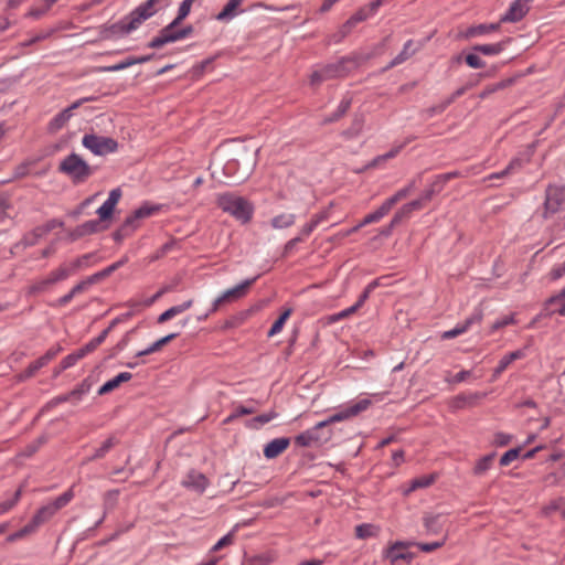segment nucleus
I'll use <instances>...</instances> for the list:
<instances>
[{
  "mask_svg": "<svg viewBox=\"0 0 565 565\" xmlns=\"http://www.w3.org/2000/svg\"><path fill=\"white\" fill-rule=\"evenodd\" d=\"M58 171L67 174L74 183H82L94 173V168L73 152L61 161Z\"/></svg>",
  "mask_w": 565,
  "mask_h": 565,
  "instance_id": "obj_5",
  "label": "nucleus"
},
{
  "mask_svg": "<svg viewBox=\"0 0 565 565\" xmlns=\"http://www.w3.org/2000/svg\"><path fill=\"white\" fill-rule=\"evenodd\" d=\"M178 30L179 29L172 28L171 24L166 25L164 28H162L160 30L159 35L153 38L147 44V46L150 47V49H160V47H162L163 45H166L168 43L177 42V40L167 39V38L170 36V35H174Z\"/></svg>",
  "mask_w": 565,
  "mask_h": 565,
  "instance_id": "obj_20",
  "label": "nucleus"
},
{
  "mask_svg": "<svg viewBox=\"0 0 565 565\" xmlns=\"http://www.w3.org/2000/svg\"><path fill=\"white\" fill-rule=\"evenodd\" d=\"M256 409L257 408L254 406L238 405L235 407L234 412L223 420V425H227L241 416L252 415L256 412Z\"/></svg>",
  "mask_w": 565,
  "mask_h": 565,
  "instance_id": "obj_37",
  "label": "nucleus"
},
{
  "mask_svg": "<svg viewBox=\"0 0 565 565\" xmlns=\"http://www.w3.org/2000/svg\"><path fill=\"white\" fill-rule=\"evenodd\" d=\"M435 481L434 476H423L420 478H416L412 481L409 491L429 487Z\"/></svg>",
  "mask_w": 565,
  "mask_h": 565,
  "instance_id": "obj_52",
  "label": "nucleus"
},
{
  "mask_svg": "<svg viewBox=\"0 0 565 565\" xmlns=\"http://www.w3.org/2000/svg\"><path fill=\"white\" fill-rule=\"evenodd\" d=\"M461 177V173L459 171H451L444 174H438L436 177L437 179V185H445L449 180Z\"/></svg>",
  "mask_w": 565,
  "mask_h": 565,
  "instance_id": "obj_63",
  "label": "nucleus"
},
{
  "mask_svg": "<svg viewBox=\"0 0 565 565\" xmlns=\"http://www.w3.org/2000/svg\"><path fill=\"white\" fill-rule=\"evenodd\" d=\"M51 285H53V284L49 282V276H47L46 278H43V279L36 281L34 285H32L30 287V292H32V294L43 292Z\"/></svg>",
  "mask_w": 565,
  "mask_h": 565,
  "instance_id": "obj_59",
  "label": "nucleus"
},
{
  "mask_svg": "<svg viewBox=\"0 0 565 565\" xmlns=\"http://www.w3.org/2000/svg\"><path fill=\"white\" fill-rule=\"evenodd\" d=\"M511 42V39L508 38L503 41L493 44H477L471 47V50L476 53H480L483 55H497L504 51L508 43Z\"/></svg>",
  "mask_w": 565,
  "mask_h": 565,
  "instance_id": "obj_22",
  "label": "nucleus"
},
{
  "mask_svg": "<svg viewBox=\"0 0 565 565\" xmlns=\"http://www.w3.org/2000/svg\"><path fill=\"white\" fill-rule=\"evenodd\" d=\"M57 0H43V4L41 8H32L26 13V17L33 18V19H40L43 17L50 8L56 2Z\"/></svg>",
  "mask_w": 565,
  "mask_h": 565,
  "instance_id": "obj_43",
  "label": "nucleus"
},
{
  "mask_svg": "<svg viewBox=\"0 0 565 565\" xmlns=\"http://www.w3.org/2000/svg\"><path fill=\"white\" fill-rule=\"evenodd\" d=\"M416 186V180H413L407 186L398 190L393 196L388 198L384 201L387 207L391 210L398 201L406 198L411 191H413Z\"/></svg>",
  "mask_w": 565,
  "mask_h": 565,
  "instance_id": "obj_36",
  "label": "nucleus"
},
{
  "mask_svg": "<svg viewBox=\"0 0 565 565\" xmlns=\"http://www.w3.org/2000/svg\"><path fill=\"white\" fill-rule=\"evenodd\" d=\"M511 364V361L509 360V358L507 355H504L500 361H499V364L497 365V367L493 370V374H492V381L497 380L501 373H503L508 366Z\"/></svg>",
  "mask_w": 565,
  "mask_h": 565,
  "instance_id": "obj_56",
  "label": "nucleus"
},
{
  "mask_svg": "<svg viewBox=\"0 0 565 565\" xmlns=\"http://www.w3.org/2000/svg\"><path fill=\"white\" fill-rule=\"evenodd\" d=\"M409 215L408 213L405 211V209L402 206L393 216V218L391 220L390 224H391V227H396L398 226L404 220L408 218Z\"/></svg>",
  "mask_w": 565,
  "mask_h": 565,
  "instance_id": "obj_58",
  "label": "nucleus"
},
{
  "mask_svg": "<svg viewBox=\"0 0 565 565\" xmlns=\"http://www.w3.org/2000/svg\"><path fill=\"white\" fill-rule=\"evenodd\" d=\"M119 493L120 492L117 489L109 490V491L105 492V494L103 497L104 516L97 522V525H99L103 522L105 514L108 511H111L113 509H115V507L118 503Z\"/></svg>",
  "mask_w": 565,
  "mask_h": 565,
  "instance_id": "obj_31",
  "label": "nucleus"
},
{
  "mask_svg": "<svg viewBox=\"0 0 565 565\" xmlns=\"http://www.w3.org/2000/svg\"><path fill=\"white\" fill-rule=\"evenodd\" d=\"M349 61L347 57H342L337 63L328 64L322 67L323 73L326 74L328 79L335 77H343L348 74L345 68V63Z\"/></svg>",
  "mask_w": 565,
  "mask_h": 565,
  "instance_id": "obj_24",
  "label": "nucleus"
},
{
  "mask_svg": "<svg viewBox=\"0 0 565 565\" xmlns=\"http://www.w3.org/2000/svg\"><path fill=\"white\" fill-rule=\"evenodd\" d=\"M160 210L159 205H151L149 203L142 204L140 207L134 211L131 215L128 217L134 222V224H138V221L145 217H148Z\"/></svg>",
  "mask_w": 565,
  "mask_h": 565,
  "instance_id": "obj_29",
  "label": "nucleus"
},
{
  "mask_svg": "<svg viewBox=\"0 0 565 565\" xmlns=\"http://www.w3.org/2000/svg\"><path fill=\"white\" fill-rule=\"evenodd\" d=\"M138 226L139 224H134V222L127 216L121 226L114 232L113 238L117 243H120L122 239L130 236Z\"/></svg>",
  "mask_w": 565,
  "mask_h": 565,
  "instance_id": "obj_26",
  "label": "nucleus"
},
{
  "mask_svg": "<svg viewBox=\"0 0 565 565\" xmlns=\"http://www.w3.org/2000/svg\"><path fill=\"white\" fill-rule=\"evenodd\" d=\"M409 545L412 544L399 541L395 542L385 551V558L388 559L393 565L401 561L405 562L406 564L411 563L414 558V554L406 551L407 546Z\"/></svg>",
  "mask_w": 565,
  "mask_h": 565,
  "instance_id": "obj_11",
  "label": "nucleus"
},
{
  "mask_svg": "<svg viewBox=\"0 0 565 565\" xmlns=\"http://www.w3.org/2000/svg\"><path fill=\"white\" fill-rule=\"evenodd\" d=\"M500 24H501V22L472 25L466 30L465 38L469 39V38H473L477 35H482V34L498 31L500 29Z\"/></svg>",
  "mask_w": 565,
  "mask_h": 565,
  "instance_id": "obj_25",
  "label": "nucleus"
},
{
  "mask_svg": "<svg viewBox=\"0 0 565 565\" xmlns=\"http://www.w3.org/2000/svg\"><path fill=\"white\" fill-rule=\"evenodd\" d=\"M363 117L362 116H355L353 121H352V126L350 127V129L348 130V134L350 136H356L360 134L362 127H363Z\"/></svg>",
  "mask_w": 565,
  "mask_h": 565,
  "instance_id": "obj_61",
  "label": "nucleus"
},
{
  "mask_svg": "<svg viewBox=\"0 0 565 565\" xmlns=\"http://www.w3.org/2000/svg\"><path fill=\"white\" fill-rule=\"evenodd\" d=\"M465 61L471 68H482L486 66L484 61H482L476 52L467 54Z\"/></svg>",
  "mask_w": 565,
  "mask_h": 565,
  "instance_id": "obj_54",
  "label": "nucleus"
},
{
  "mask_svg": "<svg viewBox=\"0 0 565 565\" xmlns=\"http://www.w3.org/2000/svg\"><path fill=\"white\" fill-rule=\"evenodd\" d=\"M182 486L189 489L196 490L199 492H203L207 487V479L203 473L192 470L186 475L185 479L182 481Z\"/></svg>",
  "mask_w": 565,
  "mask_h": 565,
  "instance_id": "obj_18",
  "label": "nucleus"
},
{
  "mask_svg": "<svg viewBox=\"0 0 565 565\" xmlns=\"http://www.w3.org/2000/svg\"><path fill=\"white\" fill-rule=\"evenodd\" d=\"M426 203L423 201L422 198L417 199V200H413L406 204L403 205V207L405 209V211L408 213V215L411 216L412 212L413 211H416V210H420L424 207Z\"/></svg>",
  "mask_w": 565,
  "mask_h": 565,
  "instance_id": "obj_62",
  "label": "nucleus"
},
{
  "mask_svg": "<svg viewBox=\"0 0 565 565\" xmlns=\"http://www.w3.org/2000/svg\"><path fill=\"white\" fill-rule=\"evenodd\" d=\"M386 277H380L371 281L366 288L363 290V292L360 295L358 301L355 302L359 307H362V305L366 301V299L370 297V294L379 286L382 285V280Z\"/></svg>",
  "mask_w": 565,
  "mask_h": 565,
  "instance_id": "obj_41",
  "label": "nucleus"
},
{
  "mask_svg": "<svg viewBox=\"0 0 565 565\" xmlns=\"http://www.w3.org/2000/svg\"><path fill=\"white\" fill-rule=\"evenodd\" d=\"M119 444V439L115 436H109L102 445L95 449L94 454L87 457L83 463L99 460L106 457V455Z\"/></svg>",
  "mask_w": 565,
  "mask_h": 565,
  "instance_id": "obj_19",
  "label": "nucleus"
},
{
  "mask_svg": "<svg viewBox=\"0 0 565 565\" xmlns=\"http://www.w3.org/2000/svg\"><path fill=\"white\" fill-rule=\"evenodd\" d=\"M444 189L443 185H437V179L433 181L430 186L423 192L420 198L425 203L429 202L436 193H439Z\"/></svg>",
  "mask_w": 565,
  "mask_h": 565,
  "instance_id": "obj_53",
  "label": "nucleus"
},
{
  "mask_svg": "<svg viewBox=\"0 0 565 565\" xmlns=\"http://www.w3.org/2000/svg\"><path fill=\"white\" fill-rule=\"evenodd\" d=\"M233 542H234V534H233V532H230L214 544V546L211 548V552H217V551L222 550L223 547L233 544Z\"/></svg>",
  "mask_w": 565,
  "mask_h": 565,
  "instance_id": "obj_55",
  "label": "nucleus"
},
{
  "mask_svg": "<svg viewBox=\"0 0 565 565\" xmlns=\"http://www.w3.org/2000/svg\"><path fill=\"white\" fill-rule=\"evenodd\" d=\"M391 210L387 207V205L383 202L382 205L374 211L373 213L367 214L361 223H359V226H364L374 222H379L382 217H384Z\"/></svg>",
  "mask_w": 565,
  "mask_h": 565,
  "instance_id": "obj_38",
  "label": "nucleus"
},
{
  "mask_svg": "<svg viewBox=\"0 0 565 565\" xmlns=\"http://www.w3.org/2000/svg\"><path fill=\"white\" fill-rule=\"evenodd\" d=\"M82 145L96 156H106L118 149V142L111 137L86 134L82 139Z\"/></svg>",
  "mask_w": 565,
  "mask_h": 565,
  "instance_id": "obj_8",
  "label": "nucleus"
},
{
  "mask_svg": "<svg viewBox=\"0 0 565 565\" xmlns=\"http://www.w3.org/2000/svg\"><path fill=\"white\" fill-rule=\"evenodd\" d=\"M532 0H515L511 3L509 10L500 19V22H518L529 12V4Z\"/></svg>",
  "mask_w": 565,
  "mask_h": 565,
  "instance_id": "obj_13",
  "label": "nucleus"
},
{
  "mask_svg": "<svg viewBox=\"0 0 565 565\" xmlns=\"http://www.w3.org/2000/svg\"><path fill=\"white\" fill-rule=\"evenodd\" d=\"M520 452H521V447L509 449L500 458V465L509 466L513 460L519 458Z\"/></svg>",
  "mask_w": 565,
  "mask_h": 565,
  "instance_id": "obj_51",
  "label": "nucleus"
},
{
  "mask_svg": "<svg viewBox=\"0 0 565 565\" xmlns=\"http://www.w3.org/2000/svg\"><path fill=\"white\" fill-rule=\"evenodd\" d=\"M45 235H47V234H46V232H44V228L42 227V225L36 226L24 237L25 245H29V246L35 245L38 243V241L40 238L44 237Z\"/></svg>",
  "mask_w": 565,
  "mask_h": 565,
  "instance_id": "obj_47",
  "label": "nucleus"
},
{
  "mask_svg": "<svg viewBox=\"0 0 565 565\" xmlns=\"http://www.w3.org/2000/svg\"><path fill=\"white\" fill-rule=\"evenodd\" d=\"M564 201H565V188L548 184L545 190L543 217L547 218L550 215L558 212L559 207Z\"/></svg>",
  "mask_w": 565,
  "mask_h": 565,
  "instance_id": "obj_9",
  "label": "nucleus"
},
{
  "mask_svg": "<svg viewBox=\"0 0 565 565\" xmlns=\"http://www.w3.org/2000/svg\"><path fill=\"white\" fill-rule=\"evenodd\" d=\"M562 300H565V287L563 289H561L559 292L551 296L550 298H547L545 300L543 310L547 311L552 305H554L558 301H562Z\"/></svg>",
  "mask_w": 565,
  "mask_h": 565,
  "instance_id": "obj_57",
  "label": "nucleus"
},
{
  "mask_svg": "<svg viewBox=\"0 0 565 565\" xmlns=\"http://www.w3.org/2000/svg\"><path fill=\"white\" fill-rule=\"evenodd\" d=\"M168 1L169 0H147L120 21L100 26V38L108 40L129 34L137 30L143 21L154 15L159 9L168 7Z\"/></svg>",
  "mask_w": 565,
  "mask_h": 565,
  "instance_id": "obj_2",
  "label": "nucleus"
},
{
  "mask_svg": "<svg viewBox=\"0 0 565 565\" xmlns=\"http://www.w3.org/2000/svg\"><path fill=\"white\" fill-rule=\"evenodd\" d=\"M90 388L92 382L89 377H87L83 380V382L79 385H77L74 390L70 392V396H72V398L75 401H79L83 397V395L90 391Z\"/></svg>",
  "mask_w": 565,
  "mask_h": 565,
  "instance_id": "obj_40",
  "label": "nucleus"
},
{
  "mask_svg": "<svg viewBox=\"0 0 565 565\" xmlns=\"http://www.w3.org/2000/svg\"><path fill=\"white\" fill-rule=\"evenodd\" d=\"M278 417V413L275 411H269L268 413L257 415L246 422V427L250 429H258L265 424Z\"/></svg>",
  "mask_w": 565,
  "mask_h": 565,
  "instance_id": "obj_27",
  "label": "nucleus"
},
{
  "mask_svg": "<svg viewBox=\"0 0 565 565\" xmlns=\"http://www.w3.org/2000/svg\"><path fill=\"white\" fill-rule=\"evenodd\" d=\"M121 190L116 188L110 191L108 199L104 202V204L96 211L100 217V221L109 220L113 216L115 206L119 202L121 198Z\"/></svg>",
  "mask_w": 565,
  "mask_h": 565,
  "instance_id": "obj_15",
  "label": "nucleus"
},
{
  "mask_svg": "<svg viewBox=\"0 0 565 565\" xmlns=\"http://www.w3.org/2000/svg\"><path fill=\"white\" fill-rule=\"evenodd\" d=\"M131 377H132V374L129 373V372H121V373H119L117 376H115L114 379L107 381L104 385H102L99 387L98 395H105V394H108V393L113 392L114 390L119 387V385L121 383L130 381Z\"/></svg>",
  "mask_w": 565,
  "mask_h": 565,
  "instance_id": "obj_23",
  "label": "nucleus"
},
{
  "mask_svg": "<svg viewBox=\"0 0 565 565\" xmlns=\"http://www.w3.org/2000/svg\"><path fill=\"white\" fill-rule=\"evenodd\" d=\"M244 0H228L223 10L216 15L218 21H230L236 14L237 8L243 3Z\"/></svg>",
  "mask_w": 565,
  "mask_h": 565,
  "instance_id": "obj_30",
  "label": "nucleus"
},
{
  "mask_svg": "<svg viewBox=\"0 0 565 565\" xmlns=\"http://www.w3.org/2000/svg\"><path fill=\"white\" fill-rule=\"evenodd\" d=\"M74 498L73 489H68L58 495L53 502L41 507L32 516L31 522L38 529L40 525L49 522L58 510L67 505Z\"/></svg>",
  "mask_w": 565,
  "mask_h": 565,
  "instance_id": "obj_7",
  "label": "nucleus"
},
{
  "mask_svg": "<svg viewBox=\"0 0 565 565\" xmlns=\"http://www.w3.org/2000/svg\"><path fill=\"white\" fill-rule=\"evenodd\" d=\"M292 312L291 308H287L279 317L278 319L273 323L271 328L268 331V337H273L281 331L285 322L290 317Z\"/></svg>",
  "mask_w": 565,
  "mask_h": 565,
  "instance_id": "obj_39",
  "label": "nucleus"
},
{
  "mask_svg": "<svg viewBox=\"0 0 565 565\" xmlns=\"http://www.w3.org/2000/svg\"><path fill=\"white\" fill-rule=\"evenodd\" d=\"M412 45H413V41L408 40L404 44L403 51L390 63V65L387 67H393L397 64H401L404 61H406L409 56H412V54L414 53V51H409Z\"/></svg>",
  "mask_w": 565,
  "mask_h": 565,
  "instance_id": "obj_46",
  "label": "nucleus"
},
{
  "mask_svg": "<svg viewBox=\"0 0 565 565\" xmlns=\"http://www.w3.org/2000/svg\"><path fill=\"white\" fill-rule=\"evenodd\" d=\"M447 540V534H444L439 541L431 543H411L412 545H416L422 552L430 553L435 550L440 548Z\"/></svg>",
  "mask_w": 565,
  "mask_h": 565,
  "instance_id": "obj_45",
  "label": "nucleus"
},
{
  "mask_svg": "<svg viewBox=\"0 0 565 565\" xmlns=\"http://www.w3.org/2000/svg\"><path fill=\"white\" fill-rule=\"evenodd\" d=\"M217 206L242 223L249 222L254 211L253 205L246 199L232 193L220 194Z\"/></svg>",
  "mask_w": 565,
  "mask_h": 565,
  "instance_id": "obj_4",
  "label": "nucleus"
},
{
  "mask_svg": "<svg viewBox=\"0 0 565 565\" xmlns=\"http://www.w3.org/2000/svg\"><path fill=\"white\" fill-rule=\"evenodd\" d=\"M194 29L192 25H186L182 29H179L174 35H170L168 36L167 39H172V40H182V39H185L188 38L189 35H191L193 33Z\"/></svg>",
  "mask_w": 565,
  "mask_h": 565,
  "instance_id": "obj_60",
  "label": "nucleus"
},
{
  "mask_svg": "<svg viewBox=\"0 0 565 565\" xmlns=\"http://www.w3.org/2000/svg\"><path fill=\"white\" fill-rule=\"evenodd\" d=\"M22 495V488L20 487L13 494V498L3 502H0V515L11 510L20 500Z\"/></svg>",
  "mask_w": 565,
  "mask_h": 565,
  "instance_id": "obj_50",
  "label": "nucleus"
},
{
  "mask_svg": "<svg viewBox=\"0 0 565 565\" xmlns=\"http://www.w3.org/2000/svg\"><path fill=\"white\" fill-rule=\"evenodd\" d=\"M258 276L248 278L243 280L241 284L236 285L233 288L225 290L221 296H218L212 303L211 309L203 316H200L198 320L206 319L211 313H214L218 310V308L226 302L236 301L243 297H245L250 288V286L257 280Z\"/></svg>",
  "mask_w": 565,
  "mask_h": 565,
  "instance_id": "obj_6",
  "label": "nucleus"
},
{
  "mask_svg": "<svg viewBox=\"0 0 565 565\" xmlns=\"http://www.w3.org/2000/svg\"><path fill=\"white\" fill-rule=\"evenodd\" d=\"M404 145H401L398 147H395L394 149L390 150L388 152L382 154V156H377L376 158H374L367 166L366 168H374L376 167L377 164H380L381 162L387 160V159H392L394 158L402 149H403Z\"/></svg>",
  "mask_w": 565,
  "mask_h": 565,
  "instance_id": "obj_49",
  "label": "nucleus"
},
{
  "mask_svg": "<svg viewBox=\"0 0 565 565\" xmlns=\"http://www.w3.org/2000/svg\"><path fill=\"white\" fill-rule=\"evenodd\" d=\"M258 148L241 145L234 151V157L225 164L228 173L237 174L238 181L246 180L257 164Z\"/></svg>",
  "mask_w": 565,
  "mask_h": 565,
  "instance_id": "obj_3",
  "label": "nucleus"
},
{
  "mask_svg": "<svg viewBox=\"0 0 565 565\" xmlns=\"http://www.w3.org/2000/svg\"><path fill=\"white\" fill-rule=\"evenodd\" d=\"M512 439V436L505 433H497L494 435L493 444L498 447L507 446Z\"/></svg>",
  "mask_w": 565,
  "mask_h": 565,
  "instance_id": "obj_64",
  "label": "nucleus"
},
{
  "mask_svg": "<svg viewBox=\"0 0 565 565\" xmlns=\"http://www.w3.org/2000/svg\"><path fill=\"white\" fill-rule=\"evenodd\" d=\"M377 532V527L370 523H363L355 527V535L359 539H367L375 535Z\"/></svg>",
  "mask_w": 565,
  "mask_h": 565,
  "instance_id": "obj_42",
  "label": "nucleus"
},
{
  "mask_svg": "<svg viewBox=\"0 0 565 565\" xmlns=\"http://www.w3.org/2000/svg\"><path fill=\"white\" fill-rule=\"evenodd\" d=\"M483 312L481 309H476L473 313L467 318L462 323H458L454 329L445 331L441 334V339L448 340L454 339L466 331H468L473 324H479L482 321Z\"/></svg>",
  "mask_w": 565,
  "mask_h": 565,
  "instance_id": "obj_12",
  "label": "nucleus"
},
{
  "mask_svg": "<svg viewBox=\"0 0 565 565\" xmlns=\"http://www.w3.org/2000/svg\"><path fill=\"white\" fill-rule=\"evenodd\" d=\"M511 83H512V79H505V81H501L497 84L489 85L479 94V98L484 99L488 96H490L491 94L498 92L499 89L505 88Z\"/></svg>",
  "mask_w": 565,
  "mask_h": 565,
  "instance_id": "obj_48",
  "label": "nucleus"
},
{
  "mask_svg": "<svg viewBox=\"0 0 565 565\" xmlns=\"http://www.w3.org/2000/svg\"><path fill=\"white\" fill-rule=\"evenodd\" d=\"M447 519L444 514H425L423 518V523L426 530L427 535H438L445 534L444 526Z\"/></svg>",
  "mask_w": 565,
  "mask_h": 565,
  "instance_id": "obj_14",
  "label": "nucleus"
},
{
  "mask_svg": "<svg viewBox=\"0 0 565 565\" xmlns=\"http://www.w3.org/2000/svg\"><path fill=\"white\" fill-rule=\"evenodd\" d=\"M45 365H46V363L40 356L38 360H35L32 363H30L29 366L23 372L18 374L17 375V380L19 382H23V381H25V380H28L30 377H33L36 374V372L39 370H41L42 367H44Z\"/></svg>",
  "mask_w": 565,
  "mask_h": 565,
  "instance_id": "obj_32",
  "label": "nucleus"
},
{
  "mask_svg": "<svg viewBox=\"0 0 565 565\" xmlns=\"http://www.w3.org/2000/svg\"><path fill=\"white\" fill-rule=\"evenodd\" d=\"M295 221V214L282 213L271 218V226L277 230L287 228L294 225Z\"/></svg>",
  "mask_w": 565,
  "mask_h": 565,
  "instance_id": "obj_34",
  "label": "nucleus"
},
{
  "mask_svg": "<svg viewBox=\"0 0 565 565\" xmlns=\"http://www.w3.org/2000/svg\"><path fill=\"white\" fill-rule=\"evenodd\" d=\"M96 99L97 98L95 96H89V97H83V98L74 102L71 106H68L67 108H65L64 110L58 113L50 121L49 129L51 131H57V130L62 129L66 125V122L71 119L73 110L77 109L82 104H84L86 102H94Z\"/></svg>",
  "mask_w": 565,
  "mask_h": 565,
  "instance_id": "obj_10",
  "label": "nucleus"
},
{
  "mask_svg": "<svg viewBox=\"0 0 565 565\" xmlns=\"http://www.w3.org/2000/svg\"><path fill=\"white\" fill-rule=\"evenodd\" d=\"M486 396V393H471V394H460L452 398L451 406L454 408H463L466 406H475L478 401L482 399Z\"/></svg>",
  "mask_w": 565,
  "mask_h": 565,
  "instance_id": "obj_21",
  "label": "nucleus"
},
{
  "mask_svg": "<svg viewBox=\"0 0 565 565\" xmlns=\"http://www.w3.org/2000/svg\"><path fill=\"white\" fill-rule=\"evenodd\" d=\"M102 222L103 221H100V218L99 220H90L81 225L83 227L85 235H90V234L99 233L107 227V226L103 225Z\"/></svg>",
  "mask_w": 565,
  "mask_h": 565,
  "instance_id": "obj_44",
  "label": "nucleus"
},
{
  "mask_svg": "<svg viewBox=\"0 0 565 565\" xmlns=\"http://www.w3.org/2000/svg\"><path fill=\"white\" fill-rule=\"evenodd\" d=\"M494 458H495V452H491V454L486 455L482 458H480L473 467V470H472L473 475L475 476L484 475L490 469Z\"/></svg>",
  "mask_w": 565,
  "mask_h": 565,
  "instance_id": "obj_35",
  "label": "nucleus"
},
{
  "mask_svg": "<svg viewBox=\"0 0 565 565\" xmlns=\"http://www.w3.org/2000/svg\"><path fill=\"white\" fill-rule=\"evenodd\" d=\"M523 167V160L520 158H514L510 161V163L500 172L491 173L487 179L488 180H494V179H502L505 178L515 171H519Z\"/></svg>",
  "mask_w": 565,
  "mask_h": 565,
  "instance_id": "obj_28",
  "label": "nucleus"
},
{
  "mask_svg": "<svg viewBox=\"0 0 565 565\" xmlns=\"http://www.w3.org/2000/svg\"><path fill=\"white\" fill-rule=\"evenodd\" d=\"M351 102H352L351 98L342 99L340 105L338 106L337 110L333 114H331L330 116L326 117L322 120V124L328 125V124L338 121L349 110V108L351 106Z\"/></svg>",
  "mask_w": 565,
  "mask_h": 565,
  "instance_id": "obj_33",
  "label": "nucleus"
},
{
  "mask_svg": "<svg viewBox=\"0 0 565 565\" xmlns=\"http://www.w3.org/2000/svg\"><path fill=\"white\" fill-rule=\"evenodd\" d=\"M289 445L290 439L287 437L275 438L264 447V456L267 459L277 458L289 447Z\"/></svg>",
  "mask_w": 565,
  "mask_h": 565,
  "instance_id": "obj_17",
  "label": "nucleus"
},
{
  "mask_svg": "<svg viewBox=\"0 0 565 565\" xmlns=\"http://www.w3.org/2000/svg\"><path fill=\"white\" fill-rule=\"evenodd\" d=\"M79 260H73L70 264H62L58 268L49 274V282L54 285L58 281L65 280L79 269Z\"/></svg>",
  "mask_w": 565,
  "mask_h": 565,
  "instance_id": "obj_16",
  "label": "nucleus"
},
{
  "mask_svg": "<svg viewBox=\"0 0 565 565\" xmlns=\"http://www.w3.org/2000/svg\"><path fill=\"white\" fill-rule=\"evenodd\" d=\"M370 405V399H360L355 404L331 415L324 420L319 422L312 428L297 435L295 437V444L299 447L321 446L327 444L332 438V430L329 428L331 424L358 416L360 413L366 411Z\"/></svg>",
  "mask_w": 565,
  "mask_h": 565,
  "instance_id": "obj_1",
  "label": "nucleus"
}]
</instances>
